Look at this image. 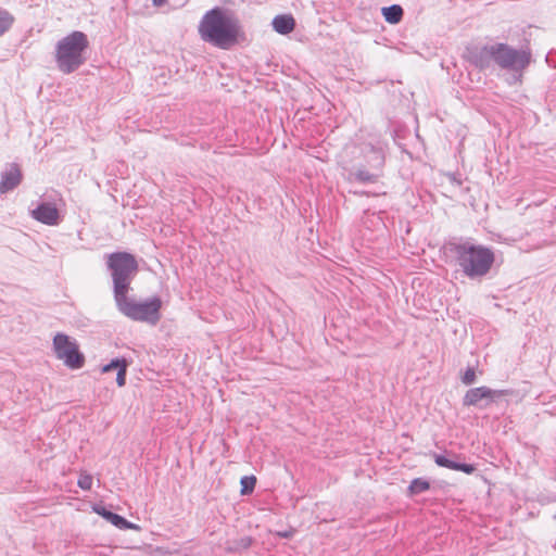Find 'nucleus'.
<instances>
[{"label": "nucleus", "instance_id": "f257e3e1", "mask_svg": "<svg viewBox=\"0 0 556 556\" xmlns=\"http://www.w3.org/2000/svg\"><path fill=\"white\" fill-rule=\"evenodd\" d=\"M198 30L203 41L225 50L238 43L243 35L241 23L235 13L220 7L208 10L202 16Z\"/></svg>", "mask_w": 556, "mask_h": 556}, {"label": "nucleus", "instance_id": "f03ea898", "mask_svg": "<svg viewBox=\"0 0 556 556\" xmlns=\"http://www.w3.org/2000/svg\"><path fill=\"white\" fill-rule=\"evenodd\" d=\"M448 249L459 270L469 279L485 277L495 262L493 249L478 244L473 239L451 242Z\"/></svg>", "mask_w": 556, "mask_h": 556}, {"label": "nucleus", "instance_id": "7ed1b4c3", "mask_svg": "<svg viewBox=\"0 0 556 556\" xmlns=\"http://www.w3.org/2000/svg\"><path fill=\"white\" fill-rule=\"evenodd\" d=\"M88 48V37L80 30H74L60 39L55 46L58 68L64 74L77 71L86 62L84 54Z\"/></svg>", "mask_w": 556, "mask_h": 556}, {"label": "nucleus", "instance_id": "20e7f679", "mask_svg": "<svg viewBox=\"0 0 556 556\" xmlns=\"http://www.w3.org/2000/svg\"><path fill=\"white\" fill-rule=\"evenodd\" d=\"M106 266L113 282V296L122 299L131 290V282L138 273L136 257L128 252H114L106 255Z\"/></svg>", "mask_w": 556, "mask_h": 556}, {"label": "nucleus", "instance_id": "39448f33", "mask_svg": "<svg viewBox=\"0 0 556 556\" xmlns=\"http://www.w3.org/2000/svg\"><path fill=\"white\" fill-rule=\"evenodd\" d=\"M114 300L117 309L132 320L156 325L161 319L162 300L160 296L155 295L143 302H137L128 298V293H124L122 299L115 298Z\"/></svg>", "mask_w": 556, "mask_h": 556}, {"label": "nucleus", "instance_id": "423d86ee", "mask_svg": "<svg viewBox=\"0 0 556 556\" xmlns=\"http://www.w3.org/2000/svg\"><path fill=\"white\" fill-rule=\"evenodd\" d=\"M363 153H370L371 157L368 161L369 169L359 166L351 170L348 175V181L359 184H376L383 173L384 153L381 148H376L372 144H365L362 149Z\"/></svg>", "mask_w": 556, "mask_h": 556}, {"label": "nucleus", "instance_id": "0eeeda50", "mask_svg": "<svg viewBox=\"0 0 556 556\" xmlns=\"http://www.w3.org/2000/svg\"><path fill=\"white\" fill-rule=\"evenodd\" d=\"M493 62L503 70L521 72L531 60L529 50H517L506 43L492 45Z\"/></svg>", "mask_w": 556, "mask_h": 556}, {"label": "nucleus", "instance_id": "6e6552de", "mask_svg": "<svg viewBox=\"0 0 556 556\" xmlns=\"http://www.w3.org/2000/svg\"><path fill=\"white\" fill-rule=\"evenodd\" d=\"M53 351L56 358L72 369H79L85 364V356L79 352L78 344L65 333H56L53 338Z\"/></svg>", "mask_w": 556, "mask_h": 556}, {"label": "nucleus", "instance_id": "1a4fd4ad", "mask_svg": "<svg viewBox=\"0 0 556 556\" xmlns=\"http://www.w3.org/2000/svg\"><path fill=\"white\" fill-rule=\"evenodd\" d=\"M507 391L504 390H493L488 387H478L469 389L464 399V406H477L480 408H484L493 403L496 399L505 395Z\"/></svg>", "mask_w": 556, "mask_h": 556}, {"label": "nucleus", "instance_id": "9d476101", "mask_svg": "<svg viewBox=\"0 0 556 556\" xmlns=\"http://www.w3.org/2000/svg\"><path fill=\"white\" fill-rule=\"evenodd\" d=\"M492 55V45L475 46L466 50L467 60L480 70L488 68L491 65L493 62Z\"/></svg>", "mask_w": 556, "mask_h": 556}, {"label": "nucleus", "instance_id": "9b49d317", "mask_svg": "<svg viewBox=\"0 0 556 556\" xmlns=\"http://www.w3.org/2000/svg\"><path fill=\"white\" fill-rule=\"evenodd\" d=\"M31 217L45 225L55 226L60 222V214L54 204L43 202L31 211Z\"/></svg>", "mask_w": 556, "mask_h": 556}, {"label": "nucleus", "instance_id": "f8f14e48", "mask_svg": "<svg viewBox=\"0 0 556 556\" xmlns=\"http://www.w3.org/2000/svg\"><path fill=\"white\" fill-rule=\"evenodd\" d=\"M23 175L16 163H11L2 172L0 180V193H7L15 189L22 181Z\"/></svg>", "mask_w": 556, "mask_h": 556}, {"label": "nucleus", "instance_id": "ddd939ff", "mask_svg": "<svg viewBox=\"0 0 556 556\" xmlns=\"http://www.w3.org/2000/svg\"><path fill=\"white\" fill-rule=\"evenodd\" d=\"M434 463L444 468H448L452 470L463 471L467 475L472 473L476 471L475 465L471 464H465V463H458L452 459H448L446 456L441 454H433Z\"/></svg>", "mask_w": 556, "mask_h": 556}, {"label": "nucleus", "instance_id": "4468645a", "mask_svg": "<svg viewBox=\"0 0 556 556\" xmlns=\"http://www.w3.org/2000/svg\"><path fill=\"white\" fill-rule=\"evenodd\" d=\"M99 515H101L104 519H106L109 522H111L113 526L121 530H127V529H138L139 527L121 515H117L115 513H112L110 510H106L105 508H102L101 510H97Z\"/></svg>", "mask_w": 556, "mask_h": 556}, {"label": "nucleus", "instance_id": "2eb2a0df", "mask_svg": "<svg viewBox=\"0 0 556 556\" xmlns=\"http://www.w3.org/2000/svg\"><path fill=\"white\" fill-rule=\"evenodd\" d=\"M271 24L275 31L281 35L290 34L295 27V21L290 14L275 16Z\"/></svg>", "mask_w": 556, "mask_h": 556}, {"label": "nucleus", "instance_id": "dca6fc26", "mask_svg": "<svg viewBox=\"0 0 556 556\" xmlns=\"http://www.w3.org/2000/svg\"><path fill=\"white\" fill-rule=\"evenodd\" d=\"M381 14L389 24H399L404 15V10L400 4L383 7Z\"/></svg>", "mask_w": 556, "mask_h": 556}, {"label": "nucleus", "instance_id": "f3484780", "mask_svg": "<svg viewBox=\"0 0 556 556\" xmlns=\"http://www.w3.org/2000/svg\"><path fill=\"white\" fill-rule=\"evenodd\" d=\"M430 489V483L424 478H416L412 480L407 488L408 495L414 496L424 493Z\"/></svg>", "mask_w": 556, "mask_h": 556}, {"label": "nucleus", "instance_id": "a211bd4d", "mask_svg": "<svg viewBox=\"0 0 556 556\" xmlns=\"http://www.w3.org/2000/svg\"><path fill=\"white\" fill-rule=\"evenodd\" d=\"M252 544V539L250 536H243L239 540H233L228 543L227 551L231 553L241 552L248 549Z\"/></svg>", "mask_w": 556, "mask_h": 556}, {"label": "nucleus", "instance_id": "6ab92c4d", "mask_svg": "<svg viewBox=\"0 0 556 556\" xmlns=\"http://www.w3.org/2000/svg\"><path fill=\"white\" fill-rule=\"evenodd\" d=\"M14 21V16L9 11L0 8V36L9 31Z\"/></svg>", "mask_w": 556, "mask_h": 556}, {"label": "nucleus", "instance_id": "aec40b11", "mask_svg": "<svg viewBox=\"0 0 556 556\" xmlns=\"http://www.w3.org/2000/svg\"><path fill=\"white\" fill-rule=\"evenodd\" d=\"M241 484V494L242 495H249L254 491L255 484H256V477L255 476H244L240 480Z\"/></svg>", "mask_w": 556, "mask_h": 556}, {"label": "nucleus", "instance_id": "412c9836", "mask_svg": "<svg viewBox=\"0 0 556 556\" xmlns=\"http://www.w3.org/2000/svg\"><path fill=\"white\" fill-rule=\"evenodd\" d=\"M92 476L85 473L79 476L77 484L81 490L89 491L92 488Z\"/></svg>", "mask_w": 556, "mask_h": 556}, {"label": "nucleus", "instance_id": "4be33fe9", "mask_svg": "<svg viewBox=\"0 0 556 556\" xmlns=\"http://www.w3.org/2000/svg\"><path fill=\"white\" fill-rule=\"evenodd\" d=\"M126 359L125 358H115V359H112L111 363L104 365L102 367V371L103 372H109L113 369H117L119 370V367L122 366V364H126Z\"/></svg>", "mask_w": 556, "mask_h": 556}, {"label": "nucleus", "instance_id": "5701e85b", "mask_svg": "<svg viewBox=\"0 0 556 556\" xmlns=\"http://www.w3.org/2000/svg\"><path fill=\"white\" fill-rule=\"evenodd\" d=\"M476 371L473 368L468 367L462 377V382L466 386H470L476 381Z\"/></svg>", "mask_w": 556, "mask_h": 556}, {"label": "nucleus", "instance_id": "b1692460", "mask_svg": "<svg viewBox=\"0 0 556 556\" xmlns=\"http://www.w3.org/2000/svg\"><path fill=\"white\" fill-rule=\"evenodd\" d=\"M127 367L128 363L122 364L119 370H117L116 383L118 387H124L126 383Z\"/></svg>", "mask_w": 556, "mask_h": 556}, {"label": "nucleus", "instance_id": "393cba45", "mask_svg": "<svg viewBox=\"0 0 556 556\" xmlns=\"http://www.w3.org/2000/svg\"><path fill=\"white\" fill-rule=\"evenodd\" d=\"M354 194L368 197L369 192H367V191H354Z\"/></svg>", "mask_w": 556, "mask_h": 556}, {"label": "nucleus", "instance_id": "a878e982", "mask_svg": "<svg viewBox=\"0 0 556 556\" xmlns=\"http://www.w3.org/2000/svg\"><path fill=\"white\" fill-rule=\"evenodd\" d=\"M152 1H153V4L157 5V7L162 5L165 2V0H152Z\"/></svg>", "mask_w": 556, "mask_h": 556}]
</instances>
